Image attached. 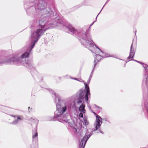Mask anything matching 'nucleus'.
<instances>
[{"label": "nucleus", "mask_w": 148, "mask_h": 148, "mask_svg": "<svg viewBox=\"0 0 148 148\" xmlns=\"http://www.w3.org/2000/svg\"><path fill=\"white\" fill-rule=\"evenodd\" d=\"M147 104L146 105H145V107H147Z\"/></svg>", "instance_id": "27"}, {"label": "nucleus", "mask_w": 148, "mask_h": 148, "mask_svg": "<svg viewBox=\"0 0 148 148\" xmlns=\"http://www.w3.org/2000/svg\"><path fill=\"white\" fill-rule=\"evenodd\" d=\"M18 57L17 56H15L13 58H10L5 61L3 62L5 63H8L10 64H12L15 62H18Z\"/></svg>", "instance_id": "9"}, {"label": "nucleus", "mask_w": 148, "mask_h": 148, "mask_svg": "<svg viewBox=\"0 0 148 148\" xmlns=\"http://www.w3.org/2000/svg\"><path fill=\"white\" fill-rule=\"evenodd\" d=\"M55 22H47L46 21L40 20L39 21V25L37 26V29L34 31L32 32L30 37L31 43L27 52L23 53L20 57H18V62L28 68L31 69L32 66L31 62L26 60V59L29 55V53L34 47L36 43L37 42L45 31L49 28H53L56 26H60L63 25L64 27L67 28L68 30L73 33L76 34L77 32L76 29L71 25L69 23L64 24H62L61 20L58 17L55 20Z\"/></svg>", "instance_id": "1"}, {"label": "nucleus", "mask_w": 148, "mask_h": 148, "mask_svg": "<svg viewBox=\"0 0 148 148\" xmlns=\"http://www.w3.org/2000/svg\"><path fill=\"white\" fill-rule=\"evenodd\" d=\"M84 85L86 90V94L84 97V98L86 101H88V97L89 96H90V95L89 88L88 86L87 85V84H86L85 83Z\"/></svg>", "instance_id": "11"}, {"label": "nucleus", "mask_w": 148, "mask_h": 148, "mask_svg": "<svg viewBox=\"0 0 148 148\" xmlns=\"http://www.w3.org/2000/svg\"><path fill=\"white\" fill-rule=\"evenodd\" d=\"M28 108H29V112H30V110L32 111V108H31L30 109V107H28Z\"/></svg>", "instance_id": "22"}, {"label": "nucleus", "mask_w": 148, "mask_h": 148, "mask_svg": "<svg viewBox=\"0 0 148 148\" xmlns=\"http://www.w3.org/2000/svg\"><path fill=\"white\" fill-rule=\"evenodd\" d=\"M85 93V92L83 90H80L77 93V95L78 97L77 103L80 105L82 102H84L83 96Z\"/></svg>", "instance_id": "8"}, {"label": "nucleus", "mask_w": 148, "mask_h": 148, "mask_svg": "<svg viewBox=\"0 0 148 148\" xmlns=\"http://www.w3.org/2000/svg\"><path fill=\"white\" fill-rule=\"evenodd\" d=\"M100 12H99V13L97 15V17H96V20L97 19V17L98 16L99 14L100 13Z\"/></svg>", "instance_id": "25"}, {"label": "nucleus", "mask_w": 148, "mask_h": 148, "mask_svg": "<svg viewBox=\"0 0 148 148\" xmlns=\"http://www.w3.org/2000/svg\"><path fill=\"white\" fill-rule=\"evenodd\" d=\"M143 66L144 67L145 71L143 76V79L142 82V87L148 89L147 78L148 77V65L143 64Z\"/></svg>", "instance_id": "6"}, {"label": "nucleus", "mask_w": 148, "mask_h": 148, "mask_svg": "<svg viewBox=\"0 0 148 148\" xmlns=\"http://www.w3.org/2000/svg\"><path fill=\"white\" fill-rule=\"evenodd\" d=\"M13 116L15 118V119L11 123L14 125L17 124L23 118L22 116L16 115Z\"/></svg>", "instance_id": "10"}, {"label": "nucleus", "mask_w": 148, "mask_h": 148, "mask_svg": "<svg viewBox=\"0 0 148 148\" xmlns=\"http://www.w3.org/2000/svg\"><path fill=\"white\" fill-rule=\"evenodd\" d=\"M30 121L32 122H34L35 123H36V124H38V120L35 119L34 117H32L30 119Z\"/></svg>", "instance_id": "15"}, {"label": "nucleus", "mask_w": 148, "mask_h": 148, "mask_svg": "<svg viewBox=\"0 0 148 148\" xmlns=\"http://www.w3.org/2000/svg\"><path fill=\"white\" fill-rule=\"evenodd\" d=\"M73 79L75 80V79H76V78H73Z\"/></svg>", "instance_id": "26"}, {"label": "nucleus", "mask_w": 148, "mask_h": 148, "mask_svg": "<svg viewBox=\"0 0 148 148\" xmlns=\"http://www.w3.org/2000/svg\"><path fill=\"white\" fill-rule=\"evenodd\" d=\"M78 38L80 40L81 43L85 46V47L89 48L90 47H93L94 45L97 48L95 56H96L95 58L94 61V68L96 66V64L102 58H107L109 57H114L112 55H110L106 54L103 52L100 49L96 46L94 43L93 42L91 39V36L88 33L87 34L84 32H82L78 34Z\"/></svg>", "instance_id": "3"}, {"label": "nucleus", "mask_w": 148, "mask_h": 148, "mask_svg": "<svg viewBox=\"0 0 148 148\" xmlns=\"http://www.w3.org/2000/svg\"><path fill=\"white\" fill-rule=\"evenodd\" d=\"M94 69V68L92 70L91 73V74L90 75V77H89V82H90V78L92 77V74L93 73Z\"/></svg>", "instance_id": "17"}, {"label": "nucleus", "mask_w": 148, "mask_h": 148, "mask_svg": "<svg viewBox=\"0 0 148 148\" xmlns=\"http://www.w3.org/2000/svg\"><path fill=\"white\" fill-rule=\"evenodd\" d=\"M56 99L58 100L56 103V110L55 112L54 118L55 120L66 123L69 126L73 128V131L82 135L81 130H80L77 126L75 125V123L72 119H68L67 113L69 109L71 108L73 101L71 97L64 100H61V97L58 94L53 92Z\"/></svg>", "instance_id": "2"}, {"label": "nucleus", "mask_w": 148, "mask_h": 148, "mask_svg": "<svg viewBox=\"0 0 148 148\" xmlns=\"http://www.w3.org/2000/svg\"><path fill=\"white\" fill-rule=\"evenodd\" d=\"M84 124L85 125H88L89 122L87 120V118L85 117L84 119Z\"/></svg>", "instance_id": "16"}, {"label": "nucleus", "mask_w": 148, "mask_h": 148, "mask_svg": "<svg viewBox=\"0 0 148 148\" xmlns=\"http://www.w3.org/2000/svg\"><path fill=\"white\" fill-rule=\"evenodd\" d=\"M78 79V81H79L80 82H83V80L80 78H79Z\"/></svg>", "instance_id": "20"}, {"label": "nucleus", "mask_w": 148, "mask_h": 148, "mask_svg": "<svg viewBox=\"0 0 148 148\" xmlns=\"http://www.w3.org/2000/svg\"><path fill=\"white\" fill-rule=\"evenodd\" d=\"M93 132V131H91L90 132L89 131L87 130L86 131L84 138L79 141V148H84L87 140L92 135Z\"/></svg>", "instance_id": "5"}, {"label": "nucleus", "mask_w": 148, "mask_h": 148, "mask_svg": "<svg viewBox=\"0 0 148 148\" xmlns=\"http://www.w3.org/2000/svg\"><path fill=\"white\" fill-rule=\"evenodd\" d=\"M133 43L131 45L130 52L129 56L127 58V59L129 60L133 58L135 54L134 48L133 47Z\"/></svg>", "instance_id": "12"}, {"label": "nucleus", "mask_w": 148, "mask_h": 148, "mask_svg": "<svg viewBox=\"0 0 148 148\" xmlns=\"http://www.w3.org/2000/svg\"><path fill=\"white\" fill-rule=\"evenodd\" d=\"M102 119L101 118L99 115H97L96 116V121L94 124V126L95 127L94 131H95L97 130L101 133L103 134V132L99 129L102 123Z\"/></svg>", "instance_id": "7"}, {"label": "nucleus", "mask_w": 148, "mask_h": 148, "mask_svg": "<svg viewBox=\"0 0 148 148\" xmlns=\"http://www.w3.org/2000/svg\"><path fill=\"white\" fill-rule=\"evenodd\" d=\"M102 9H101V11H102ZM101 12V11H100V12Z\"/></svg>", "instance_id": "31"}, {"label": "nucleus", "mask_w": 148, "mask_h": 148, "mask_svg": "<svg viewBox=\"0 0 148 148\" xmlns=\"http://www.w3.org/2000/svg\"><path fill=\"white\" fill-rule=\"evenodd\" d=\"M79 117H83V114L82 113V112H80L79 114Z\"/></svg>", "instance_id": "18"}, {"label": "nucleus", "mask_w": 148, "mask_h": 148, "mask_svg": "<svg viewBox=\"0 0 148 148\" xmlns=\"http://www.w3.org/2000/svg\"><path fill=\"white\" fill-rule=\"evenodd\" d=\"M95 21H94L90 26L89 27V29H90L91 27L93 25V24H94V22H95Z\"/></svg>", "instance_id": "21"}, {"label": "nucleus", "mask_w": 148, "mask_h": 148, "mask_svg": "<svg viewBox=\"0 0 148 148\" xmlns=\"http://www.w3.org/2000/svg\"><path fill=\"white\" fill-rule=\"evenodd\" d=\"M83 102H82L80 105L79 110V111L83 113H85L86 112V110L85 109V105L83 103Z\"/></svg>", "instance_id": "13"}, {"label": "nucleus", "mask_w": 148, "mask_h": 148, "mask_svg": "<svg viewBox=\"0 0 148 148\" xmlns=\"http://www.w3.org/2000/svg\"><path fill=\"white\" fill-rule=\"evenodd\" d=\"M125 65H126L125 64L124 65V66L125 67Z\"/></svg>", "instance_id": "29"}, {"label": "nucleus", "mask_w": 148, "mask_h": 148, "mask_svg": "<svg viewBox=\"0 0 148 148\" xmlns=\"http://www.w3.org/2000/svg\"><path fill=\"white\" fill-rule=\"evenodd\" d=\"M35 133L34 134H33L32 138L33 140L36 139L37 138L38 136V133L36 130V129L35 130Z\"/></svg>", "instance_id": "14"}, {"label": "nucleus", "mask_w": 148, "mask_h": 148, "mask_svg": "<svg viewBox=\"0 0 148 148\" xmlns=\"http://www.w3.org/2000/svg\"><path fill=\"white\" fill-rule=\"evenodd\" d=\"M75 80H76L78 81V79L77 78H76V79H75Z\"/></svg>", "instance_id": "24"}, {"label": "nucleus", "mask_w": 148, "mask_h": 148, "mask_svg": "<svg viewBox=\"0 0 148 148\" xmlns=\"http://www.w3.org/2000/svg\"><path fill=\"white\" fill-rule=\"evenodd\" d=\"M102 9H101V11H102ZM101 12V11H100V12Z\"/></svg>", "instance_id": "30"}, {"label": "nucleus", "mask_w": 148, "mask_h": 148, "mask_svg": "<svg viewBox=\"0 0 148 148\" xmlns=\"http://www.w3.org/2000/svg\"><path fill=\"white\" fill-rule=\"evenodd\" d=\"M38 3L35 4L34 6L31 7L30 10L34 8V13H38L42 18H49L53 15V12L50 8L47 7V3L44 0H38Z\"/></svg>", "instance_id": "4"}, {"label": "nucleus", "mask_w": 148, "mask_h": 148, "mask_svg": "<svg viewBox=\"0 0 148 148\" xmlns=\"http://www.w3.org/2000/svg\"><path fill=\"white\" fill-rule=\"evenodd\" d=\"M134 60V61H136V62H138V63H140V64H142V65H143V63H141V62H139V61H137V60Z\"/></svg>", "instance_id": "19"}, {"label": "nucleus", "mask_w": 148, "mask_h": 148, "mask_svg": "<svg viewBox=\"0 0 148 148\" xmlns=\"http://www.w3.org/2000/svg\"><path fill=\"white\" fill-rule=\"evenodd\" d=\"M70 78L71 79H73V77H70Z\"/></svg>", "instance_id": "28"}, {"label": "nucleus", "mask_w": 148, "mask_h": 148, "mask_svg": "<svg viewBox=\"0 0 148 148\" xmlns=\"http://www.w3.org/2000/svg\"><path fill=\"white\" fill-rule=\"evenodd\" d=\"M109 0H107V1L106 2V3H105V4L106 3H107L109 1Z\"/></svg>", "instance_id": "23"}]
</instances>
